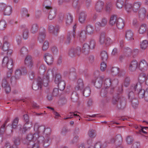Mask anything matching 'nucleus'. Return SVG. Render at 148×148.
<instances>
[{"label":"nucleus","instance_id":"49","mask_svg":"<svg viewBox=\"0 0 148 148\" xmlns=\"http://www.w3.org/2000/svg\"><path fill=\"white\" fill-rule=\"evenodd\" d=\"M8 120L5 121L4 124L1 126L0 131V137H2V139H3V134L5 131L6 129V125L7 123Z\"/></svg>","mask_w":148,"mask_h":148},{"label":"nucleus","instance_id":"58","mask_svg":"<svg viewBox=\"0 0 148 148\" xmlns=\"http://www.w3.org/2000/svg\"><path fill=\"white\" fill-rule=\"evenodd\" d=\"M29 31L28 29H25L23 32V38L25 40L28 39L29 37Z\"/></svg>","mask_w":148,"mask_h":148},{"label":"nucleus","instance_id":"24","mask_svg":"<svg viewBox=\"0 0 148 148\" xmlns=\"http://www.w3.org/2000/svg\"><path fill=\"white\" fill-rule=\"evenodd\" d=\"M104 3L103 2L100 0L97 1L95 4V9L97 12H101L103 8Z\"/></svg>","mask_w":148,"mask_h":148},{"label":"nucleus","instance_id":"21","mask_svg":"<svg viewBox=\"0 0 148 148\" xmlns=\"http://www.w3.org/2000/svg\"><path fill=\"white\" fill-rule=\"evenodd\" d=\"M44 58L45 62L48 65H51L53 63L54 59L51 54L49 53H45Z\"/></svg>","mask_w":148,"mask_h":148},{"label":"nucleus","instance_id":"32","mask_svg":"<svg viewBox=\"0 0 148 148\" xmlns=\"http://www.w3.org/2000/svg\"><path fill=\"white\" fill-rule=\"evenodd\" d=\"M37 66L38 67V71L40 73L43 74L46 70V67L45 64L41 62H39Z\"/></svg>","mask_w":148,"mask_h":148},{"label":"nucleus","instance_id":"34","mask_svg":"<svg viewBox=\"0 0 148 148\" xmlns=\"http://www.w3.org/2000/svg\"><path fill=\"white\" fill-rule=\"evenodd\" d=\"M116 26L119 29H122L124 27L125 25L124 20L121 18H117L116 22Z\"/></svg>","mask_w":148,"mask_h":148},{"label":"nucleus","instance_id":"7","mask_svg":"<svg viewBox=\"0 0 148 148\" xmlns=\"http://www.w3.org/2000/svg\"><path fill=\"white\" fill-rule=\"evenodd\" d=\"M100 45L107 47L113 43V41L109 37H106L103 34H101L99 38Z\"/></svg>","mask_w":148,"mask_h":148},{"label":"nucleus","instance_id":"40","mask_svg":"<svg viewBox=\"0 0 148 148\" xmlns=\"http://www.w3.org/2000/svg\"><path fill=\"white\" fill-rule=\"evenodd\" d=\"M133 97H132L131 96L130 98L128 97V98L130 99H131L130 101L131 102L132 106L135 109L138 106V101L137 99L135 98H133Z\"/></svg>","mask_w":148,"mask_h":148},{"label":"nucleus","instance_id":"41","mask_svg":"<svg viewBox=\"0 0 148 148\" xmlns=\"http://www.w3.org/2000/svg\"><path fill=\"white\" fill-rule=\"evenodd\" d=\"M39 29V26L36 23H34L31 25L30 32L34 34L38 32Z\"/></svg>","mask_w":148,"mask_h":148},{"label":"nucleus","instance_id":"29","mask_svg":"<svg viewBox=\"0 0 148 148\" xmlns=\"http://www.w3.org/2000/svg\"><path fill=\"white\" fill-rule=\"evenodd\" d=\"M86 34H87L84 31H82L78 33L77 37L81 42H84L86 39Z\"/></svg>","mask_w":148,"mask_h":148},{"label":"nucleus","instance_id":"60","mask_svg":"<svg viewBox=\"0 0 148 148\" xmlns=\"http://www.w3.org/2000/svg\"><path fill=\"white\" fill-rule=\"evenodd\" d=\"M62 81L61 79V76L60 74H57L56 75L54 79V82L56 84H58L60 81Z\"/></svg>","mask_w":148,"mask_h":148},{"label":"nucleus","instance_id":"36","mask_svg":"<svg viewBox=\"0 0 148 148\" xmlns=\"http://www.w3.org/2000/svg\"><path fill=\"white\" fill-rule=\"evenodd\" d=\"M133 33L130 30H128L125 32V38L128 40H134L133 38Z\"/></svg>","mask_w":148,"mask_h":148},{"label":"nucleus","instance_id":"3","mask_svg":"<svg viewBox=\"0 0 148 148\" xmlns=\"http://www.w3.org/2000/svg\"><path fill=\"white\" fill-rule=\"evenodd\" d=\"M52 74V70L48 69L46 74L42 78L40 77L34 80L32 86V89L35 90H38L39 87L41 89L42 85L47 86L49 82V76Z\"/></svg>","mask_w":148,"mask_h":148},{"label":"nucleus","instance_id":"2","mask_svg":"<svg viewBox=\"0 0 148 148\" xmlns=\"http://www.w3.org/2000/svg\"><path fill=\"white\" fill-rule=\"evenodd\" d=\"M34 130L35 133L38 134L39 136L44 138L43 141L44 147H47L50 145V136L51 132L50 128H46L43 125H40L38 123H36L34 126Z\"/></svg>","mask_w":148,"mask_h":148},{"label":"nucleus","instance_id":"46","mask_svg":"<svg viewBox=\"0 0 148 148\" xmlns=\"http://www.w3.org/2000/svg\"><path fill=\"white\" fill-rule=\"evenodd\" d=\"M87 134L90 138H94L97 136L96 131L94 129H90L89 130Z\"/></svg>","mask_w":148,"mask_h":148},{"label":"nucleus","instance_id":"57","mask_svg":"<svg viewBox=\"0 0 148 148\" xmlns=\"http://www.w3.org/2000/svg\"><path fill=\"white\" fill-rule=\"evenodd\" d=\"M123 0H117L116 2V6L119 9H121L123 5Z\"/></svg>","mask_w":148,"mask_h":148},{"label":"nucleus","instance_id":"47","mask_svg":"<svg viewBox=\"0 0 148 148\" xmlns=\"http://www.w3.org/2000/svg\"><path fill=\"white\" fill-rule=\"evenodd\" d=\"M28 52V49L25 47H22L20 51L19 55L21 57H23Z\"/></svg>","mask_w":148,"mask_h":148},{"label":"nucleus","instance_id":"55","mask_svg":"<svg viewBox=\"0 0 148 148\" xmlns=\"http://www.w3.org/2000/svg\"><path fill=\"white\" fill-rule=\"evenodd\" d=\"M76 113H79L78 112L75 111L74 112H70L69 113V116H70L69 117H67L66 118H64V120L67 119H71L73 117V115L77 117H79V118L80 117L79 116V115L77 114Z\"/></svg>","mask_w":148,"mask_h":148},{"label":"nucleus","instance_id":"13","mask_svg":"<svg viewBox=\"0 0 148 148\" xmlns=\"http://www.w3.org/2000/svg\"><path fill=\"white\" fill-rule=\"evenodd\" d=\"M13 84L11 81L8 80L4 78L3 79L2 82V87L5 89L7 93H9L11 91L10 84Z\"/></svg>","mask_w":148,"mask_h":148},{"label":"nucleus","instance_id":"26","mask_svg":"<svg viewBox=\"0 0 148 148\" xmlns=\"http://www.w3.org/2000/svg\"><path fill=\"white\" fill-rule=\"evenodd\" d=\"M138 16L141 20L145 18L147 13L146 10L144 8H140L138 11Z\"/></svg>","mask_w":148,"mask_h":148},{"label":"nucleus","instance_id":"1","mask_svg":"<svg viewBox=\"0 0 148 148\" xmlns=\"http://www.w3.org/2000/svg\"><path fill=\"white\" fill-rule=\"evenodd\" d=\"M138 82L133 83L132 85L129 90L128 97H134V93L140 98H144L145 101H148V88L145 90L142 89L141 83L145 80V84L148 86V73L140 74L138 77Z\"/></svg>","mask_w":148,"mask_h":148},{"label":"nucleus","instance_id":"23","mask_svg":"<svg viewBox=\"0 0 148 148\" xmlns=\"http://www.w3.org/2000/svg\"><path fill=\"white\" fill-rule=\"evenodd\" d=\"M12 69H9L5 75L4 78L8 80L11 81L13 84H15V79L13 76H12Z\"/></svg>","mask_w":148,"mask_h":148},{"label":"nucleus","instance_id":"6","mask_svg":"<svg viewBox=\"0 0 148 148\" xmlns=\"http://www.w3.org/2000/svg\"><path fill=\"white\" fill-rule=\"evenodd\" d=\"M109 70L110 71L111 75L112 76H116L118 75L120 77H125V72L122 70H120L119 68L116 67H111Z\"/></svg>","mask_w":148,"mask_h":148},{"label":"nucleus","instance_id":"45","mask_svg":"<svg viewBox=\"0 0 148 148\" xmlns=\"http://www.w3.org/2000/svg\"><path fill=\"white\" fill-rule=\"evenodd\" d=\"M103 81V85L104 88H108L111 85V80L110 79L106 78L104 79Z\"/></svg>","mask_w":148,"mask_h":148},{"label":"nucleus","instance_id":"61","mask_svg":"<svg viewBox=\"0 0 148 148\" xmlns=\"http://www.w3.org/2000/svg\"><path fill=\"white\" fill-rule=\"evenodd\" d=\"M71 98L72 101L74 102L76 101L78 99V95L77 93L75 92H73L71 95Z\"/></svg>","mask_w":148,"mask_h":148},{"label":"nucleus","instance_id":"25","mask_svg":"<svg viewBox=\"0 0 148 148\" xmlns=\"http://www.w3.org/2000/svg\"><path fill=\"white\" fill-rule=\"evenodd\" d=\"M87 17V14L85 12L82 11L80 12L79 16V22L82 23H85L86 21V19Z\"/></svg>","mask_w":148,"mask_h":148},{"label":"nucleus","instance_id":"4","mask_svg":"<svg viewBox=\"0 0 148 148\" xmlns=\"http://www.w3.org/2000/svg\"><path fill=\"white\" fill-rule=\"evenodd\" d=\"M44 139V137L39 136L36 134L30 133L27 135L26 138L23 140V143L24 144L29 145V142L32 140L34 143L32 148H40V145L41 144L44 146L43 141Z\"/></svg>","mask_w":148,"mask_h":148},{"label":"nucleus","instance_id":"11","mask_svg":"<svg viewBox=\"0 0 148 148\" xmlns=\"http://www.w3.org/2000/svg\"><path fill=\"white\" fill-rule=\"evenodd\" d=\"M123 141L122 138L120 134L116 135L115 137H112L109 139H107L106 142L107 143H113L115 141L117 143H119V144L120 145L122 143Z\"/></svg>","mask_w":148,"mask_h":148},{"label":"nucleus","instance_id":"54","mask_svg":"<svg viewBox=\"0 0 148 148\" xmlns=\"http://www.w3.org/2000/svg\"><path fill=\"white\" fill-rule=\"evenodd\" d=\"M69 130L66 127H63L61 130L60 134L62 136H65L67 135Z\"/></svg>","mask_w":148,"mask_h":148},{"label":"nucleus","instance_id":"44","mask_svg":"<svg viewBox=\"0 0 148 148\" xmlns=\"http://www.w3.org/2000/svg\"><path fill=\"white\" fill-rule=\"evenodd\" d=\"M83 94V95L85 97L88 96L90 94L91 91L90 88L89 87L83 88L82 90L80 91Z\"/></svg>","mask_w":148,"mask_h":148},{"label":"nucleus","instance_id":"43","mask_svg":"<svg viewBox=\"0 0 148 148\" xmlns=\"http://www.w3.org/2000/svg\"><path fill=\"white\" fill-rule=\"evenodd\" d=\"M133 4L130 3H126L125 2V7L126 11L128 13H130L133 11Z\"/></svg>","mask_w":148,"mask_h":148},{"label":"nucleus","instance_id":"64","mask_svg":"<svg viewBox=\"0 0 148 148\" xmlns=\"http://www.w3.org/2000/svg\"><path fill=\"white\" fill-rule=\"evenodd\" d=\"M89 45L90 48L91 49H93L95 47L96 45V42L95 40L93 39H91L89 42Z\"/></svg>","mask_w":148,"mask_h":148},{"label":"nucleus","instance_id":"18","mask_svg":"<svg viewBox=\"0 0 148 148\" xmlns=\"http://www.w3.org/2000/svg\"><path fill=\"white\" fill-rule=\"evenodd\" d=\"M138 63L136 60L132 61L128 66V69L130 72L135 71L137 69H139Z\"/></svg>","mask_w":148,"mask_h":148},{"label":"nucleus","instance_id":"33","mask_svg":"<svg viewBox=\"0 0 148 148\" xmlns=\"http://www.w3.org/2000/svg\"><path fill=\"white\" fill-rule=\"evenodd\" d=\"M64 18L66 25H70L73 21V16L70 14H68L65 15Z\"/></svg>","mask_w":148,"mask_h":148},{"label":"nucleus","instance_id":"10","mask_svg":"<svg viewBox=\"0 0 148 148\" xmlns=\"http://www.w3.org/2000/svg\"><path fill=\"white\" fill-rule=\"evenodd\" d=\"M81 53V49L79 47L71 48L69 49L68 52L69 55L71 57H73L76 56H79Z\"/></svg>","mask_w":148,"mask_h":148},{"label":"nucleus","instance_id":"42","mask_svg":"<svg viewBox=\"0 0 148 148\" xmlns=\"http://www.w3.org/2000/svg\"><path fill=\"white\" fill-rule=\"evenodd\" d=\"M147 26L146 24H142L140 25L138 32L140 34H143L146 32Z\"/></svg>","mask_w":148,"mask_h":148},{"label":"nucleus","instance_id":"48","mask_svg":"<svg viewBox=\"0 0 148 148\" xmlns=\"http://www.w3.org/2000/svg\"><path fill=\"white\" fill-rule=\"evenodd\" d=\"M57 84H58V89L61 91H62L64 90L65 87V83L64 81H61Z\"/></svg>","mask_w":148,"mask_h":148},{"label":"nucleus","instance_id":"38","mask_svg":"<svg viewBox=\"0 0 148 148\" xmlns=\"http://www.w3.org/2000/svg\"><path fill=\"white\" fill-rule=\"evenodd\" d=\"M140 48L143 50H145L148 47V41L145 40L140 42Z\"/></svg>","mask_w":148,"mask_h":148},{"label":"nucleus","instance_id":"20","mask_svg":"<svg viewBox=\"0 0 148 148\" xmlns=\"http://www.w3.org/2000/svg\"><path fill=\"white\" fill-rule=\"evenodd\" d=\"M47 33L45 29L41 28L40 31L38 36V40L40 42H42L45 39Z\"/></svg>","mask_w":148,"mask_h":148},{"label":"nucleus","instance_id":"5","mask_svg":"<svg viewBox=\"0 0 148 148\" xmlns=\"http://www.w3.org/2000/svg\"><path fill=\"white\" fill-rule=\"evenodd\" d=\"M112 103L113 104L116 105L119 109H123L125 107V103L124 100L119 93L113 97Z\"/></svg>","mask_w":148,"mask_h":148},{"label":"nucleus","instance_id":"51","mask_svg":"<svg viewBox=\"0 0 148 148\" xmlns=\"http://www.w3.org/2000/svg\"><path fill=\"white\" fill-rule=\"evenodd\" d=\"M101 60L103 61H106L108 58V55L106 51H102L101 52Z\"/></svg>","mask_w":148,"mask_h":148},{"label":"nucleus","instance_id":"39","mask_svg":"<svg viewBox=\"0 0 148 148\" xmlns=\"http://www.w3.org/2000/svg\"><path fill=\"white\" fill-rule=\"evenodd\" d=\"M133 4V11L136 12L140 9V7L142 5V3L140 2H137Z\"/></svg>","mask_w":148,"mask_h":148},{"label":"nucleus","instance_id":"14","mask_svg":"<svg viewBox=\"0 0 148 148\" xmlns=\"http://www.w3.org/2000/svg\"><path fill=\"white\" fill-rule=\"evenodd\" d=\"M59 29L58 25L54 26L52 25H50L48 26L47 30L49 33L54 36H57Z\"/></svg>","mask_w":148,"mask_h":148},{"label":"nucleus","instance_id":"22","mask_svg":"<svg viewBox=\"0 0 148 148\" xmlns=\"http://www.w3.org/2000/svg\"><path fill=\"white\" fill-rule=\"evenodd\" d=\"M108 20L105 18H102L101 22H97L95 24V29H98L101 27L105 26L107 24Z\"/></svg>","mask_w":148,"mask_h":148},{"label":"nucleus","instance_id":"35","mask_svg":"<svg viewBox=\"0 0 148 148\" xmlns=\"http://www.w3.org/2000/svg\"><path fill=\"white\" fill-rule=\"evenodd\" d=\"M51 9L49 14L48 18L49 20H52L56 16L57 10L53 8H51Z\"/></svg>","mask_w":148,"mask_h":148},{"label":"nucleus","instance_id":"63","mask_svg":"<svg viewBox=\"0 0 148 148\" xmlns=\"http://www.w3.org/2000/svg\"><path fill=\"white\" fill-rule=\"evenodd\" d=\"M107 88H102L101 89L100 94V95L103 97H106L107 94Z\"/></svg>","mask_w":148,"mask_h":148},{"label":"nucleus","instance_id":"12","mask_svg":"<svg viewBox=\"0 0 148 148\" xmlns=\"http://www.w3.org/2000/svg\"><path fill=\"white\" fill-rule=\"evenodd\" d=\"M27 73V71L25 69H18L14 71V76L15 79V83L16 80L20 79L22 75H25Z\"/></svg>","mask_w":148,"mask_h":148},{"label":"nucleus","instance_id":"19","mask_svg":"<svg viewBox=\"0 0 148 148\" xmlns=\"http://www.w3.org/2000/svg\"><path fill=\"white\" fill-rule=\"evenodd\" d=\"M139 69L142 71H147L148 67V63L145 59L141 60L138 63Z\"/></svg>","mask_w":148,"mask_h":148},{"label":"nucleus","instance_id":"15","mask_svg":"<svg viewBox=\"0 0 148 148\" xmlns=\"http://www.w3.org/2000/svg\"><path fill=\"white\" fill-rule=\"evenodd\" d=\"M76 27V25L75 24L73 27V30L72 31L69 32L67 34V38L65 43L66 44H69L71 42V38H75L76 35H75V30Z\"/></svg>","mask_w":148,"mask_h":148},{"label":"nucleus","instance_id":"27","mask_svg":"<svg viewBox=\"0 0 148 148\" xmlns=\"http://www.w3.org/2000/svg\"><path fill=\"white\" fill-rule=\"evenodd\" d=\"M103 78L100 77L97 78L95 80V82L93 80L92 82L94 83V86L97 88H100L103 85Z\"/></svg>","mask_w":148,"mask_h":148},{"label":"nucleus","instance_id":"52","mask_svg":"<svg viewBox=\"0 0 148 148\" xmlns=\"http://www.w3.org/2000/svg\"><path fill=\"white\" fill-rule=\"evenodd\" d=\"M117 19L116 16L113 15L111 16L110 20V24L111 25H114L116 23Z\"/></svg>","mask_w":148,"mask_h":148},{"label":"nucleus","instance_id":"28","mask_svg":"<svg viewBox=\"0 0 148 148\" xmlns=\"http://www.w3.org/2000/svg\"><path fill=\"white\" fill-rule=\"evenodd\" d=\"M32 57L30 55L27 56L25 59V63L27 66L31 68L33 66V63Z\"/></svg>","mask_w":148,"mask_h":148},{"label":"nucleus","instance_id":"16","mask_svg":"<svg viewBox=\"0 0 148 148\" xmlns=\"http://www.w3.org/2000/svg\"><path fill=\"white\" fill-rule=\"evenodd\" d=\"M28 123H26L23 126L18 125L17 127V128L19 130L20 133H24L27 131L29 130L32 127V123H30V126H28Z\"/></svg>","mask_w":148,"mask_h":148},{"label":"nucleus","instance_id":"31","mask_svg":"<svg viewBox=\"0 0 148 148\" xmlns=\"http://www.w3.org/2000/svg\"><path fill=\"white\" fill-rule=\"evenodd\" d=\"M94 30L95 28L93 26L90 24H88L86 25L84 31L87 34L92 35L94 33Z\"/></svg>","mask_w":148,"mask_h":148},{"label":"nucleus","instance_id":"53","mask_svg":"<svg viewBox=\"0 0 148 148\" xmlns=\"http://www.w3.org/2000/svg\"><path fill=\"white\" fill-rule=\"evenodd\" d=\"M21 13L22 16L23 17H28L29 16V14L28 13L27 10L25 8H23L21 10Z\"/></svg>","mask_w":148,"mask_h":148},{"label":"nucleus","instance_id":"56","mask_svg":"<svg viewBox=\"0 0 148 148\" xmlns=\"http://www.w3.org/2000/svg\"><path fill=\"white\" fill-rule=\"evenodd\" d=\"M112 9V4L111 2H108L105 5V10L107 12H109Z\"/></svg>","mask_w":148,"mask_h":148},{"label":"nucleus","instance_id":"30","mask_svg":"<svg viewBox=\"0 0 148 148\" xmlns=\"http://www.w3.org/2000/svg\"><path fill=\"white\" fill-rule=\"evenodd\" d=\"M84 84L83 80L81 79H79L77 82V85L75 87V91H80L82 90L84 88Z\"/></svg>","mask_w":148,"mask_h":148},{"label":"nucleus","instance_id":"17","mask_svg":"<svg viewBox=\"0 0 148 148\" xmlns=\"http://www.w3.org/2000/svg\"><path fill=\"white\" fill-rule=\"evenodd\" d=\"M11 44L9 42L7 36L3 38V44L2 47V50L4 51H7L10 48Z\"/></svg>","mask_w":148,"mask_h":148},{"label":"nucleus","instance_id":"50","mask_svg":"<svg viewBox=\"0 0 148 148\" xmlns=\"http://www.w3.org/2000/svg\"><path fill=\"white\" fill-rule=\"evenodd\" d=\"M51 2L49 0H45V1L43 3V6L47 9H51Z\"/></svg>","mask_w":148,"mask_h":148},{"label":"nucleus","instance_id":"62","mask_svg":"<svg viewBox=\"0 0 148 148\" xmlns=\"http://www.w3.org/2000/svg\"><path fill=\"white\" fill-rule=\"evenodd\" d=\"M79 0H73L72 5L75 9H79Z\"/></svg>","mask_w":148,"mask_h":148},{"label":"nucleus","instance_id":"59","mask_svg":"<svg viewBox=\"0 0 148 148\" xmlns=\"http://www.w3.org/2000/svg\"><path fill=\"white\" fill-rule=\"evenodd\" d=\"M6 23L5 20L1 21H0V30H4L6 28Z\"/></svg>","mask_w":148,"mask_h":148},{"label":"nucleus","instance_id":"8","mask_svg":"<svg viewBox=\"0 0 148 148\" xmlns=\"http://www.w3.org/2000/svg\"><path fill=\"white\" fill-rule=\"evenodd\" d=\"M0 10L4 15L9 16L12 13V8L3 3H0Z\"/></svg>","mask_w":148,"mask_h":148},{"label":"nucleus","instance_id":"9","mask_svg":"<svg viewBox=\"0 0 148 148\" xmlns=\"http://www.w3.org/2000/svg\"><path fill=\"white\" fill-rule=\"evenodd\" d=\"M13 60L11 58L7 56L5 57L2 60V65L4 67H6L9 69H12L13 67Z\"/></svg>","mask_w":148,"mask_h":148},{"label":"nucleus","instance_id":"37","mask_svg":"<svg viewBox=\"0 0 148 148\" xmlns=\"http://www.w3.org/2000/svg\"><path fill=\"white\" fill-rule=\"evenodd\" d=\"M90 48L89 45L87 43H85L83 46L82 52L84 54H88L90 51Z\"/></svg>","mask_w":148,"mask_h":148}]
</instances>
